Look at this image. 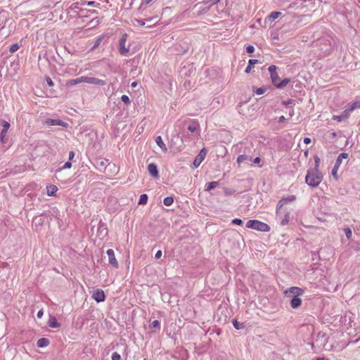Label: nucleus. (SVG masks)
I'll return each instance as SVG.
<instances>
[{"mask_svg": "<svg viewBox=\"0 0 360 360\" xmlns=\"http://www.w3.org/2000/svg\"><path fill=\"white\" fill-rule=\"evenodd\" d=\"M246 227L263 232H267L270 230V227L268 224L259 220H248L246 224Z\"/></svg>", "mask_w": 360, "mask_h": 360, "instance_id": "7ed1b4c3", "label": "nucleus"}, {"mask_svg": "<svg viewBox=\"0 0 360 360\" xmlns=\"http://www.w3.org/2000/svg\"><path fill=\"white\" fill-rule=\"evenodd\" d=\"M84 83L94 84L97 86H104L107 84L105 80H102L96 77L86 76H84Z\"/></svg>", "mask_w": 360, "mask_h": 360, "instance_id": "6e6552de", "label": "nucleus"}, {"mask_svg": "<svg viewBox=\"0 0 360 360\" xmlns=\"http://www.w3.org/2000/svg\"><path fill=\"white\" fill-rule=\"evenodd\" d=\"M295 199H296L295 195H290L287 198H283L281 200H280L276 205V214L278 217H281L280 210H281L282 207L288 202L295 201Z\"/></svg>", "mask_w": 360, "mask_h": 360, "instance_id": "423d86ee", "label": "nucleus"}, {"mask_svg": "<svg viewBox=\"0 0 360 360\" xmlns=\"http://www.w3.org/2000/svg\"><path fill=\"white\" fill-rule=\"evenodd\" d=\"M316 360H324L323 358H317Z\"/></svg>", "mask_w": 360, "mask_h": 360, "instance_id": "e2e57ef3", "label": "nucleus"}, {"mask_svg": "<svg viewBox=\"0 0 360 360\" xmlns=\"http://www.w3.org/2000/svg\"><path fill=\"white\" fill-rule=\"evenodd\" d=\"M327 46L328 47L324 51V55L325 56L330 54V53L331 52V50H332V47H331V46L330 44L327 45Z\"/></svg>", "mask_w": 360, "mask_h": 360, "instance_id": "79ce46f5", "label": "nucleus"}, {"mask_svg": "<svg viewBox=\"0 0 360 360\" xmlns=\"http://www.w3.org/2000/svg\"><path fill=\"white\" fill-rule=\"evenodd\" d=\"M197 129H198V124L195 123H192V124H189L188 127V130L191 133H194L197 130Z\"/></svg>", "mask_w": 360, "mask_h": 360, "instance_id": "7c9ffc66", "label": "nucleus"}, {"mask_svg": "<svg viewBox=\"0 0 360 360\" xmlns=\"http://www.w3.org/2000/svg\"><path fill=\"white\" fill-rule=\"evenodd\" d=\"M281 217H278L276 214L277 218L280 220V223L282 226H285L288 224L290 221V213L287 211H285L283 213L280 210Z\"/></svg>", "mask_w": 360, "mask_h": 360, "instance_id": "f8f14e48", "label": "nucleus"}, {"mask_svg": "<svg viewBox=\"0 0 360 360\" xmlns=\"http://www.w3.org/2000/svg\"><path fill=\"white\" fill-rule=\"evenodd\" d=\"M290 79L289 78H285L281 82H278L276 84V88L283 89L284 88L289 82Z\"/></svg>", "mask_w": 360, "mask_h": 360, "instance_id": "5701e85b", "label": "nucleus"}, {"mask_svg": "<svg viewBox=\"0 0 360 360\" xmlns=\"http://www.w3.org/2000/svg\"><path fill=\"white\" fill-rule=\"evenodd\" d=\"M294 114V112L293 110H292L290 112V115L292 117Z\"/></svg>", "mask_w": 360, "mask_h": 360, "instance_id": "bf43d9fd", "label": "nucleus"}, {"mask_svg": "<svg viewBox=\"0 0 360 360\" xmlns=\"http://www.w3.org/2000/svg\"><path fill=\"white\" fill-rule=\"evenodd\" d=\"M49 326L51 327V328H58L59 327V323H58L57 320L56 318L53 317L51 318L49 321Z\"/></svg>", "mask_w": 360, "mask_h": 360, "instance_id": "b1692460", "label": "nucleus"}, {"mask_svg": "<svg viewBox=\"0 0 360 360\" xmlns=\"http://www.w3.org/2000/svg\"><path fill=\"white\" fill-rule=\"evenodd\" d=\"M331 134H332V136H333V137L336 136V133H335V132H333Z\"/></svg>", "mask_w": 360, "mask_h": 360, "instance_id": "680f3d73", "label": "nucleus"}, {"mask_svg": "<svg viewBox=\"0 0 360 360\" xmlns=\"http://www.w3.org/2000/svg\"><path fill=\"white\" fill-rule=\"evenodd\" d=\"M92 298L97 302H104L105 295L103 290L97 289L92 294Z\"/></svg>", "mask_w": 360, "mask_h": 360, "instance_id": "9d476101", "label": "nucleus"}, {"mask_svg": "<svg viewBox=\"0 0 360 360\" xmlns=\"http://www.w3.org/2000/svg\"><path fill=\"white\" fill-rule=\"evenodd\" d=\"M206 154L207 151L205 148H202V150H200V151L199 152V153L198 154V155L195 157L193 162V165L195 168H197L200 166L201 162L205 159Z\"/></svg>", "mask_w": 360, "mask_h": 360, "instance_id": "0eeeda50", "label": "nucleus"}, {"mask_svg": "<svg viewBox=\"0 0 360 360\" xmlns=\"http://www.w3.org/2000/svg\"><path fill=\"white\" fill-rule=\"evenodd\" d=\"M43 314H44V311H43V310H42V309H41V310H39V311L37 312V318L41 319V318L42 317Z\"/></svg>", "mask_w": 360, "mask_h": 360, "instance_id": "09e8293b", "label": "nucleus"}, {"mask_svg": "<svg viewBox=\"0 0 360 360\" xmlns=\"http://www.w3.org/2000/svg\"><path fill=\"white\" fill-rule=\"evenodd\" d=\"M44 123L47 126H62L64 127H66L68 126V124L66 122L59 119L49 118L46 119Z\"/></svg>", "mask_w": 360, "mask_h": 360, "instance_id": "1a4fd4ad", "label": "nucleus"}, {"mask_svg": "<svg viewBox=\"0 0 360 360\" xmlns=\"http://www.w3.org/2000/svg\"><path fill=\"white\" fill-rule=\"evenodd\" d=\"M49 345V340L47 338H39L37 342V345L39 348L47 347Z\"/></svg>", "mask_w": 360, "mask_h": 360, "instance_id": "dca6fc26", "label": "nucleus"}, {"mask_svg": "<svg viewBox=\"0 0 360 360\" xmlns=\"http://www.w3.org/2000/svg\"><path fill=\"white\" fill-rule=\"evenodd\" d=\"M83 6H98L99 4H96L95 1H86L82 4Z\"/></svg>", "mask_w": 360, "mask_h": 360, "instance_id": "f704fd0d", "label": "nucleus"}, {"mask_svg": "<svg viewBox=\"0 0 360 360\" xmlns=\"http://www.w3.org/2000/svg\"><path fill=\"white\" fill-rule=\"evenodd\" d=\"M248 156L246 155H240L237 158V163L240 165L244 161L248 160Z\"/></svg>", "mask_w": 360, "mask_h": 360, "instance_id": "c85d7f7f", "label": "nucleus"}, {"mask_svg": "<svg viewBox=\"0 0 360 360\" xmlns=\"http://www.w3.org/2000/svg\"><path fill=\"white\" fill-rule=\"evenodd\" d=\"M270 74L271 75L272 73H276V66L274 65H271L268 68Z\"/></svg>", "mask_w": 360, "mask_h": 360, "instance_id": "ea45409f", "label": "nucleus"}, {"mask_svg": "<svg viewBox=\"0 0 360 360\" xmlns=\"http://www.w3.org/2000/svg\"><path fill=\"white\" fill-rule=\"evenodd\" d=\"M136 86V82H133V83L131 84V86L134 87V86Z\"/></svg>", "mask_w": 360, "mask_h": 360, "instance_id": "13d9d810", "label": "nucleus"}, {"mask_svg": "<svg viewBox=\"0 0 360 360\" xmlns=\"http://www.w3.org/2000/svg\"><path fill=\"white\" fill-rule=\"evenodd\" d=\"M148 201V195L146 194H141L139 200V205H146Z\"/></svg>", "mask_w": 360, "mask_h": 360, "instance_id": "bb28decb", "label": "nucleus"}, {"mask_svg": "<svg viewBox=\"0 0 360 360\" xmlns=\"http://www.w3.org/2000/svg\"><path fill=\"white\" fill-rule=\"evenodd\" d=\"M80 83H84V76L71 79L68 82V84L70 86H74Z\"/></svg>", "mask_w": 360, "mask_h": 360, "instance_id": "f3484780", "label": "nucleus"}, {"mask_svg": "<svg viewBox=\"0 0 360 360\" xmlns=\"http://www.w3.org/2000/svg\"><path fill=\"white\" fill-rule=\"evenodd\" d=\"M150 328H160V323L158 320L153 321L150 324Z\"/></svg>", "mask_w": 360, "mask_h": 360, "instance_id": "c9c22d12", "label": "nucleus"}, {"mask_svg": "<svg viewBox=\"0 0 360 360\" xmlns=\"http://www.w3.org/2000/svg\"><path fill=\"white\" fill-rule=\"evenodd\" d=\"M251 70H252V66H251V65H248L246 67V68H245V72L246 73H250V72H251Z\"/></svg>", "mask_w": 360, "mask_h": 360, "instance_id": "8fccbe9b", "label": "nucleus"}, {"mask_svg": "<svg viewBox=\"0 0 360 360\" xmlns=\"http://www.w3.org/2000/svg\"><path fill=\"white\" fill-rule=\"evenodd\" d=\"M344 232L345 233V236L347 237V239H350L352 238V229L349 227H347L344 229Z\"/></svg>", "mask_w": 360, "mask_h": 360, "instance_id": "2f4dec72", "label": "nucleus"}, {"mask_svg": "<svg viewBox=\"0 0 360 360\" xmlns=\"http://www.w3.org/2000/svg\"><path fill=\"white\" fill-rule=\"evenodd\" d=\"M267 90V88L265 87V86H262V87H259V88H256L253 90L254 93L257 95H262L263 94H264L266 92V91Z\"/></svg>", "mask_w": 360, "mask_h": 360, "instance_id": "a878e982", "label": "nucleus"}, {"mask_svg": "<svg viewBox=\"0 0 360 360\" xmlns=\"http://www.w3.org/2000/svg\"><path fill=\"white\" fill-rule=\"evenodd\" d=\"M233 325L234 328L237 330H240V329L245 328L244 323L238 322L237 320L233 321Z\"/></svg>", "mask_w": 360, "mask_h": 360, "instance_id": "cd10ccee", "label": "nucleus"}, {"mask_svg": "<svg viewBox=\"0 0 360 360\" xmlns=\"http://www.w3.org/2000/svg\"><path fill=\"white\" fill-rule=\"evenodd\" d=\"M260 158L259 157L255 158L252 160L253 163L255 164H259L260 162Z\"/></svg>", "mask_w": 360, "mask_h": 360, "instance_id": "3c124183", "label": "nucleus"}, {"mask_svg": "<svg viewBox=\"0 0 360 360\" xmlns=\"http://www.w3.org/2000/svg\"><path fill=\"white\" fill-rule=\"evenodd\" d=\"M219 185V183L217 181H211L205 185V191H210L212 189L216 188Z\"/></svg>", "mask_w": 360, "mask_h": 360, "instance_id": "4be33fe9", "label": "nucleus"}, {"mask_svg": "<svg viewBox=\"0 0 360 360\" xmlns=\"http://www.w3.org/2000/svg\"><path fill=\"white\" fill-rule=\"evenodd\" d=\"M75 157V153L73 151H70L69 153V160H71Z\"/></svg>", "mask_w": 360, "mask_h": 360, "instance_id": "603ef678", "label": "nucleus"}, {"mask_svg": "<svg viewBox=\"0 0 360 360\" xmlns=\"http://www.w3.org/2000/svg\"><path fill=\"white\" fill-rule=\"evenodd\" d=\"M148 171L151 176L155 178H158L159 176L158 167L155 163H150L148 165Z\"/></svg>", "mask_w": 360, "mask_h": 360, "instance_id": "4468645a", "label": "nucleus"}, {"mask_svg": "<svg viewBox=\"0 0 360 360\" xmlns=\"http://www.w3.org/2000/svg\"><path fill=\"white\" fill-rule=\"evenodd\" d=\"M155 142L157 145L164 151L166 152L167 150V148L166 147V145L164 143L162 139L160 136H158L155 139Z\"/></svg>", "mask_w": 360, "mask_h": 360, "instance_id": "a211bd4d", "label": "nucleus"}, {"mask_svg": "<svg viewBox=\"0 0 360 360\" xmlns=\"http://www.w3.org/2000/svg\"><path fill=\"white\" fill-rule=\"evenodd\" d=\"M258 63V60L257 59H250L248 61V65L252 66L253 65Z\"/></svg>", "mask_w": 360, "mask_h": 360, "instance_id": "a18cd8bd", "label": "nucleus"}, {"mask_svg": "<svg viewBox=\"0 0 360 360\" xmlns=\"http://www.w3.org/2000/svg\"><path fill=\"white\" fill-rule=\"evenodd\" d=\"M318 161H319V158H316V164H318ZM317 167H318V165H316V168H317Z\"/></svg>", "mask_w": 360, "mask_h": 360, "instance_id": "052dcab7", "label": "nucleus"}, {"mask_svg": "<svg viewBox=\"0 0 360 360\" xmlns=\"http://www.w3.org/2000/svg\"><path fill=\"white\" fill-rule=\"evenodd\" d=\"M2 127H3V128L0 133V141L1 143H4V138L10 128V124L7 121L3 120L2 121Z\"/></svg>", "mask_w": 360, "mask_h": 360, "instance_id": "ddd939ff", "label": "nucleus"}, {"mask_svg": "<svg viewBox=\"0 0 360 360\" xmlns=\"http://www.w3.org/2000/svg\"><path fill=\"white\" fill-rule=\"evenodd\" d=\"M161 257H162V251L161 250L157 251V252L155 255V258L160 259Z\"/></svg>", "mask_w": 360, "mask_h": 360, "instance_id": "49530a36", "label": "nucleus"}, {"mask_svg": "<svg viewBox=\"0 0 360 360\" xmlns=\"http://www.w3.org/2000/svg\"><path fill=\"white\" fill-rule=\"evenodd\" d=\"M121 100H122V101H123V102H124V103H126V104H128V103H130L129 98V96H127V95H122V96H121Z\"/></svg>", "mask_w": 360, "mask_h": 360, "instance_id": "e433bc0d", "label": "nucleus"}, {"mask_svg": "<svg viewBox=\"0 0 360 360\" xmlns=\"http://www.w3.org/2000/svg\"><path fill=\"white\" fill-rule=\"evenodd\" d=\"M348 156H349V155L347 153H340L338 156V158H337V160H336V162H335V167H339L340 165L342 163V160L343 159H347L348 158Z\"/></svg>", "mask_w": 360, "mask_h": 360, "instance_id": "2eb2a0df", "label": "nucleus"}, {"mask_svg": "<svg viewBox=\"0 0 360 360\" xmlns=\"http://www.w3.org/2000/svg\"><path fill=\"white\" fill-rule=\"evenodd\" d=\"M103 39V36H99L98 37V39L96 40V41L94 42L92 49H96V47H98L100 45V44Z\"/></svg>", "mask_w": 360, "mask_h": 360, "instance_id": "473e14b6", "label": "nucleus"}, {"mask_svg": "<svg viewBox=\"0 0 360 360\" xmlns=\"http://www.w3.org/2000/svg\"><path fill=\"white\" fill-rule=\"evenodd\" d=\"M46 83L49 85V86L51 87V86H53L54 85L53 82L52 81V79L49 77H47L46 78Z\"/></svg>", "mask_w": 360, "mask_h": 360, "instance_id": "37998d69", "label": "nucleus"}, {"mask_svg": "<svg viewBox=\"0 0 360 360\" xmlns=\"http://www.w3.org/2000/svg\"><path fill=\"white\" fill-rule=\"evenodd\" d=\"M174 202V199L172 197H166L163 200V203L166 206H170Z\"/></svg>", "mask_w": 360, "mask_h": 360, "instance_id": "c756f323", "label": "nucleus"}, {"mask_svg": "<svg viewBox=\"0 0 360 360\" xmlns=\"http://www.w3.org/2000/svg\"><path fill=\"white\" fill-rule=\"evenodd\" d=\"M135 20L141 26H144L146 24L145 22L142 20L136 19Z\"/></svg>", "mask_w": 360, "mask_h": 360, "instance_id": "de8ad7c7", "label": "nucleus"}, {"mask_svg": "<svg viewBox=\"0 0 360 360\" xmlns=\"http://www.w3.org/2000/svg\"><path fill=\"white\" fill-rule=\"evenodd\" d=\"M338 169V167H333V175L335 174L336 171H337Z\"/></svg>", "mask_w": 360, "mask_h": 360, "instance_id": "4d7b16f0", "label": "nucleus"}, {"mask_svg": "<svg viewBox=\"0 0 360 360\" xmlns=\"http://www.w3.org/2000/svg\"><path fill=\"white\" fill-rule=\"evenodd\" d=\"M304 290L298 287H290L285 290V295L290 298V307L292 309L298 308L302 304V300L299 297L303 295Z\"/></svg>", "mask_w": 360, "mask_h": 360, "instance_id": "f257e3e1", "label": "nucleus"}, {"mask_svg": "<svg viewBox=\"0 0 360 360\" xmlns=\"http://www.w3.org/2000/svg\"><path fill=\"white\" fill-rule=\"evenodd\" d=\"M108 257V262L115 268L118 267V262L115 258V252L112 249H108L106 252Z\"/></svg>", "mask_w": 360, "mask_h": 360, "instance_id": "9b49d317", "label": "nucleus"}, {"mask_svg": "<svg viewBox=\"0 0 360 360\" xmlns=\"http://www.w3.org/2000/svg\"><path fill=\"white\" fill-rule=\"evenodd\" d=\"M219 1V0H210L209 4L210 5H214L217 4Z\"/></svg>", "mask_w": 360, "mask_h": 360, "instance_id": "864d4df0", "label": "nucleus"}, {"mask_svg": "<svg viewBox=\"0 0 360 360\" xmlns=\"http://www.w3.org/2000/svg\"><path fill=\"white\" fill-rule=\"evenodd\" d=\"M101 165L103 166L104 165V162H101Z\"/></svg>", "mask_w": 360, "mask_h": 360, "instance_id": "0e129e2a", "label": "nucleus"}, {"mask_svg": "<svg viewBox=\"0 0 360 360\" xmlns=\"http://www.w3.org/2000/svg\"><path fill=\"white\" fill-rule=\"evenodd\" d=\"M281 15V12H279V11H274V12H271L268 15V19H269V20L272 22V21L275 20L276 19H277L278 18H279Z\"/></svg>", "mask_w": 360, "mask_h": 360, "instance_id": "aec40b11", "label": "nucleus"}, {"mask_svg": "<svg viewBox=\"0 0 360 360\" xmlns=\"http://www.w3.org/2000/svg\"><path fill=\"white\" fill-rule=\"evenodd\" d=\"M243 223V221L238 218H236L232 220V224H235V225H242Z\"/></svg>", "mask_w": 360, "mask_h": 360, "instance_id": "58836bf2", "label": "nucleus"}, {"mask_svg": "<svg viewBox=\"0 0 360 360\" xmlns=\"http://www.w3.org/2000/svg\"><path fill=\"white\" fill-rule=\"evenodd\" d=\"M311 142V139L308 137H305L304 139V143H306V144H308Z\"/></svg>", "mask_w": 360, "mask_h": 360, "instance_id": "5fc2aeb1", "label": "nucleus"}, {"mask_svg": "<svg viewBox=\"0 0 360 360\" xmlns=\"http://www.w3.org/2000/svg\"><path fill=\"white\" fill-rule=\"evenodd\" d=\"M271 79L272 83L274 84V86L276 87V84L278 83L279 80V76L278 73H272L271 75Z\"/></svg>", "mask_w": 360, "mask_h": 360, "instance_id": "393cba45", "label": "nucleus"}, {"mask_svg": "<svg viewBox=\"0 0 360 360\" xmlns=\"http://www.w3.org/2000/svg\"><path fill=\"white\" fill-rule=\"evenodd\" d=\"M72 167V163L70 162H67L64 164V165L62 167L63 169H70Z\"/></svg>", "mask_w": 360, "mask_h": 360, "instance_id": "c03bdc74", "label": "nucleus"}, {"mask_svg": "<svg viewBox=\"0 0 360 360\" xmlns=\"http://www.w3.org/2000/svg\"><path fill=\"white\" fill-rule=\"evenodd\" d=\"M127 39V34H124L119 41V51L122 56H127L129 53V48L126 46V41Z\"/></svg>", "mask_w": 360, "mask_h": 360, "instance_id": "20e7f679", "label": "nucleus"}, {"mask_svg": "<svg viewBox=\"0 0 360 360\" xmlns=\"http://www.w3.org/2000/svg\"><path fill=\"white\" fill-rule=\"evenodd\" d=\"M254 51H255V47L252 45H248L246 47V51L248 53H252L254 52Z\"/></svg>", "mask_w": 360, "mask_h": 360, "instance_id": "a19ab883", "label": "nucleus"}, {"mask_svg": "<svg viewBox=\"0 0 360 360\" xmlns=\"http://www.w3.org/2000/svg\"><path fill=\"white\" fill-rule=\"evenodd\" d=\"M18 49H19L18 44H12L10 46L9 51L11 53H14V52L17 51Z\"/></svg>", "mask_w": 360, "mask_h": 360, "instance_id": "72a5a7b5", "label": "nucleus"}, {"mask_svg": "<svg viewBox=\"0 0 360 360\" xmlns=\"http://www.w3.org/2000/svg\"><path fill=\"white\" fill-rule=\"evenodd\" d=\"M111 359L112 360H120L121 356L117 352H113Z\"/></svg>", "mask_w": 360, "mask_h": 360, "instance_id": "4c0bfd02", "label": "nucleus"}, {"mask_svg": "<svg viewBox=\"0 0 360 360\" xmlns=\"http://www.w3.org/2000/svg\"><path fill=\"white\" fill-rule=\"evenodd\" d=\"M360 108V99H356L348 103L345 109V116L350 117L351 113L356 109Z\"/></svg>", "mask_w": 360, "mask_h": 360, "instance_id": "39448f33", "label": "nucleus"}, {"mask_svg": "<svg viewBox=\"0 0 360 360\" xmlns=\"http://www.w3.org/2000/svg\"><path fill=\"white\" fill-rule=\"evenodd\" d=\"M323 180V174L319 171L318 168L308 170L305 176V182L309 186L317 187Z\"/></svg>", "mask_w": 360, "mask_h": 360, "instance_id": "f03ea898", "label": "nucleus"}, {"mask_svg": "<svg viewBox=\"0 0 360 360\" xmlns=\"http://www.w3.org/2000/svg\"><path fill=\"white\" fill-rule=\"evenodd\" d=\"M285 120V117L283 115L281 116V117L278 118V122H284Z\"/></svg>", "mask_w": 360, "mask_h": 360, "instance_id": "6e6d98bb", "label": "nucleus"}, {"mask_svg": "<svg viewBox=\"0 0 360 360\" xmlns=\"http://www.w3.org/2000/svg\"><path fill=\"white\" fill-rule=\"evenodd\" d=\"M348 118H349V117L348 116H345V112L344 111L340 115H333V120H336L338 122H342V121H343L345 120H347Z\"/></svg>", "mask_w": 360, "mask_h": 360, "instance_id": "412c9836", "label": "nucleus"}, {"mask_svg": "<svg viewBox=\"0 0 360 360\" xmlns=\"http://www.w3.org/2000/svg\"><path fill=\"white\" fill-rule=\"evenodd\" d=\"M58 191V188L55 185H50L46 187L47 195L49 196L55 195Z\"/></svg>", "mask_w": 360, "mask_h": 360, "instance_id": "6ab92c4d", "label": "nucleus"}]
</instances>
